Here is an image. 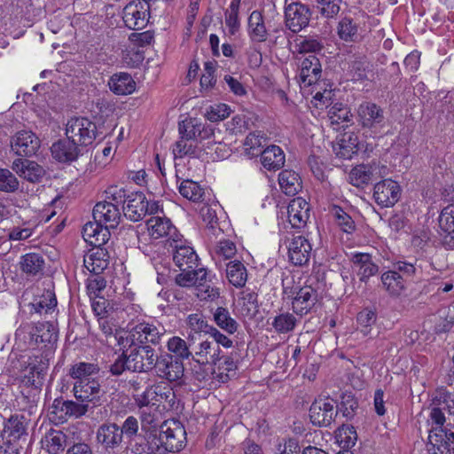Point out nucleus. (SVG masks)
Wrapping results in <instances>:
<instances>
[{
  "mask_svg": "<svg viewBox=\"0 0 454 454\" xmlns=\"http://www.w3.org/2000/svg\"><path fill=\"white\" fill-rule=\"evenodd\" d=\"M338 411L333 399H317L309 408V418L314 425L328 427L333 421Z\"/></svg>",
  "mask_w": 454,
  "mask_h": 454,
  "instance_id": "nucleus-13",
  "label": "nucleus"
},
{
  "mask_svg": "<svg viewBox=\"0 0 454 454\" xmlns=\"http://www.w3.org/2000/svg\"><path fill=\"white\" fill-rule=\"evenodd\" d=\"M148 233L152 239H158L167 238V243L170 244L172 238H179L181 234L167 217L152 216L146 221Z\"/></svg>",
  "mask_w": 454,
  "mask_h": 454,
  "instance_id": "nucleus-18",
  "label": "nucleus"
},
{
  "mask_svg": "<svg viewBox=\"0 0 454 454\" xmlns=\"http://www.w3.org/2000/svg\"><path fill=\"white\" fill-rule=\"evenodd\" d=\"M20 267L24 272L35 275L44 267L43 257L36 253L27 254L21 258Z\"/></svg>",
  "mask_w": 454,
  "mask_h": 454,
  "instance_id": "nucleus-54",
  "label": "nucleus"
},
{
  "mask_svg": "<svg viewBox=\"0 0 454 454\" xmlns=\"http://www.w3.org/2000/svg\"><path fill=\"white\" fill-rule=\"evenodd\" d=\"M248 32L251 39L254 42H264L267 39V30L261 12H253L248 19Z\"/></svg>",
  "mask_w": 454,
  "mask_h": 454,
  "instance_id": "nucleus-44",
  "label": "nucleus"
},
{
  "mask_svg": "<svg viewBox=\"0 0 454 454\" xmlns=\"http://www.w3.org/2000/svg\"><path fill=\"white\" fill-rule=\"evenodd\" d=\"M169 247L173 249V261L180 270L195 269L199 264V257L193 247L186 244L185 240L172 238Z\"/></svg>",
  "mask_w": 454,
  "mask_h": 454,
  "instance_id": "nucleus-11",
  "label": "nucleus"
},
{
  "mask_svg": "<svg viewBox=\"0 0 454 454\" xmlns=\"http://www.w3.org/2000/svg\"><path fill=\"white\" fill-rule=\"evenodd\" d=\"M200 153L201 149L199 146L198 140L187 139L185 137H180L173 148V154L175 158H183L184 156L199 158L200 156Z\"/></svg>",
  "mask_w": 454,
  "mask_h": 454,
  "instance_id": "nucleus-42",
  "label": "nucleus"
},
{
  "mask_svg": "<svg viewBox=\"0 0 454 454\" xmlns=\"http://www.w3.org/2000/svg\"><path fill=\"white\" fill-rule=\"evenodd\" d=\"M214 321L222 330L229 334L237 332L239 325L237 321L231 317L229 310L223 307L215 309L213 314Z\"/></svg>",
  "mask_w": 454,
  "mask_h": 454,
  "instance_id": "nucleus-48",
  "label": "nucleus"
},
{
  "mask_svg": "<svg viewBox=\"0 0 454 454\" xmlns=\"http://www.w3.org/2000/svg\"><path fill=\"white\" fill-rule=\"evenodd\" d=\"M12 168L20 177L29 182H38L43 175V169L36 162L27 160L17 159L12 162Z\"/></svg>",
  "mask_w": 454,
  "mask_h": 454,
  "instance_id": "nucleus-30",
  "label": "nucleus"
},
{
  "mask_svg": "<svg viewBox=\"0 0 454 454\" xmlns=\"http://www.w3.org/2000/svg\"><path fill=\"white\" fill-rule=\"evenodd\" d=\"M331 213L334 216L337 224L342 231L346 233H352L355 231L356 224L354 220L341 207L333 206Z\"/></svg>",
  "mask_w": 454,
  "mask_h": 454,
  "instance_id": "nucleus-61",
  "label": "nucleus"
},
{
  "mask_svg": "<svg viewBox=\"0 0 454 454\" xmlns=\"http://www.w3.org/2000/svg\"><path fill=\"white\" fill-rule=\"evenodd\" d=\"M387 174V168L380 162L357 165L351 169L348 175L349 183L356 187H362L373 180H377Z\"/></svg>",
  "mask_w": 454,
  "mask_h": 454,
  "instance_id": "nucleus-9",
  "label": "nucleus"
},
{
  "mask_svg": "<svg viewBox=\"0 0 454 454\" xmlns=\"http://www.w3.org/2000/svg\"><path fill=\"white\" fill-rule=\"evenodd\" d=\"M284 294L292 300V308L295 314L305 315L317 301V292L310 286L297 287L294 290L288 286L284 287Z\"/></svg>",
  "mask_w": 454,
  "mask_h": 454,
  "instance_id": "nucleus-5",
  "label": "nucleus"
},
{
  "mask_svg": "<svg viewBox=\"0 0 454 454\" xmlns=\"http://www.w3.org/2000/svg\"><path fill=\"white\" fill-rule=\"evenodd\" d=\"M161 389V382L148 386L143 393L134 395L135 403L138 408L146 405H159L160 403L159 392Z\"/></svg>",
  "mask_w": 454,
  "mask_h": 454,
  "instance_id": "nucleus-46",
  "label": "nucleus"
},
{
  "mask_svg": "<svg viewBox=\"0 0 454 454\" xmlns=\"http://www.w3.org/2000/svg\"><path fill=\"white\" fill-rule=\"evenodd\" d=\"M192 359L195 362L207 364H216L220 360L221 349L215 341H211L208 336L200 335L198 340L193 336Z\"/></svg>",
  "mask_w": 454,
  "mask_h": 454,
  "instance_id": "nucleus-8",
  "label": "nucleus"
},
{
  "mask_svg": "<svg viewBox=\"0 0 454 454\" xmlns=\"http://www.w3.org/2000/svg\"><path fill=\"white\" fill-rule=\"evenodd\" d=\"M356 121L364 129L377 133L385 123L383 109L372 102H364L356 109Z\"/></svg>",
  "mask_w": 454,
  "mask_h": 454,
  "instance_id": "nucleus-7",
  "label": "nucleus"
},
{
  "mask_svg": "<svg viewBox=\"0 0 454 454\" xmlns=\"http://www.w3.org/2000/svg\"><path fill=\"white\" fill-rule=\"evenodd\" d=\"M260 155L262 166L268 170L279 169L285 164L284 152L278 145L268 146Z\"/></svg>",
  "mask_w": 454,
  "mask_h": 454,
  "instance_id": "nucleus-34",
  "label": "nucleus"
},
{
  "mask_svg": "<svg viewBox=\"0 0 454 454\" xmlns=\"http://www.w3.org/2000/svg\"><path fill=\"white\" fill-rule=\"evenodd\" d=\"M85 268L94 275H99L108 265V254L106 249L97 247L84 256Z\"/></svg>",
  "mask_w": 454,
  "mask_h": 454,
  "instance_id": "nucleus-33",
  "label": "nucleus"
},
{
  "mask_svg": "<svg viewBox=\"0 0 454 454\" xmlns=\"http://www.w3.org/2000/svg\"><path fill=\"white\" fill-rule=\"evenodd\" d=\"M11 145L12 151L17 155L30 157L39 150L41 142L32 131L21 130L12 137Z\"/></svg>",
  "mask_w": 454,
  "mask_h": 454,
  "instance_id": "nucleus-16",
  "label": "nucleus"
},
{
  "mask_svg": "<svg viewBox=\"0 0 454 454\" xmlns=\"http://www.w3.org/2000/svg\"><path fill=\"white\" fill-rule=\"evenodd\" d=\"M352 262L361 281L365 282L378 272V266L372 261V257L368 254H356L353 255Z\"/></svg>",
  "mask_w": 454,
  "mask_h": 454,
  "instance_id": "nucleus-35",
  "label": "nucleus"
},
{
  "mask_svg": "<svg viewBox=\"0 0 454 454\" xmlns=\"http://www.w3.org/2000/svg\"><path fill=\"white\" fill-rule=\"evenodd\" d=\"M67 436L61 430L51 429L41 440L42 448L49 454H59L64 451Z\"/></svg>",
  "mask_w": 454,
  "mask_h": 454,
  "instance_id": "nucleus-31",
  "label": "nucleus"
},
{
  "mask_svg": "<svg viewBox=\"0 0 454 454\" xmlns=\"http://www.w3.org/2000/svg\"><path fill=\"white\" fill-rule=\"evenodd\" d=\"M371 71L372 65L364 56L355 57L348 66V72L353 80L366 79L368 73Z\"/></svg>",
  "mask_w": 454,
  "mask_h": 454,
  "instance_id": "nucleus-53",
  "label": "nucleus"
},
{
  "mask_svg": "<svg viewBox=\"0 0 454 454\" xmlns=\"http://www.w3.org/2000/svg\"><path fill=\"white\" fill-rule=\"evenodd\" d=\"M428 416L427 419L428 428V451L442 454L446 448V444H454V431L443 428L446 418L443 411L434 405L432 402L427 408Z\"/></svg>",
  "mask_w": 454,
  "mask_h": 454,
  "instance_id": "nucleus-2",
  "label": "nucleus"
},
{
  "mask_svg": "<svg viewBox=\"0 0 454 454\" xmlns=\"http://www.w3.org/2000/svg\"><path fill=\"white\" fill-rule=\"evenodd\" d=\"M195 295L201 301L213 302L220 297V289L213 285L207 277L196 285Z\"/></svg>",
  "mask_w": 454,
  "mask_h": 454,
  "instance_id": "nucleus-49",
  "label": "nucleus"
},
{
  "mask_svg": "<svg viewBox=\"0 0 454 454\" xmlns=\"http://www.w3.org/2000/svg\"><path fill=\"white\" fill-rule=\"evenodd\" d=\"M74 397L82 403H98L102 395L101 386L98 381L90 380L75 381L73 387Z\"/></svg>",
  "mask_w": 454,
  "mask_h": 454,
  "instance_id": "nucleus-20",
  "label": "nucleus"
},
{
  "mask_svg": "<svg viewBox=\"0 0 454 454\" xmlns=\"http://www.w3.org/2000/svg\"><path fill=\"white\" fill-rule=\"evenodd\" d=\"M287 215L293 228H303L309 218V203L301 197L292 200L287 207Z\"/></svg>",
  "mask_w": 454,
  "mask_h": 454,
  "instance_id": "nucleus-21",
  "label": "nucleus"
},
{
  "mask_svg": "<svg viewBox=\"0 0 454 454\" xmlns=\"http://www.w3.org/2000/svg\"><path fill=\"white\" fill-rule=\"evenodd\" d=\"M147 200L144 193L136 192L129 196L126 206L121 208L126 217L133 222L141 220L147 214Z\"/></svg>",
  "mask_w": 454,
  "mask_h": 454,
  "instance_id": "nucleus-27",
  "label": "nucleus"
},
{
  "mask_svg": "<svg viewBox=\"0 0 454 454\" xmlns=\"http://www.w3.org/2000/svg\"><path fill=\"white\" fill-rule=\"evenodd\" d=\"M431 402L442 411H446L449 414L454 415V391L439 389L435 392Z\"/></svg>",
  "mask_w": 454,
  "mask_h": 454,
  "instance_id": "nucleus-56",
  "label": "nucleus"
},
{
  "mask_svg": "<svg viewBox=\"0 0 454 454\" xmlns=\"http://www.w3.org/2000/svg\"><path fill=\"white\" fill-rule=\"evenodd\" d=\"M278 184L284 193L294 196L301 190V180L294 170L285 169L278 175Z\"/></svg>",
  "mask_w": 454,
  "mask_h": 454,
  "instance_id": "nucleus-37",
  "label": "nucleus"
},
{
  "mask_svg": "<svg viewBox=\"0 0 454 454\" xmlns=\"http://www.w3.org/2000/svg\"><path fill=\"white\" fill-rule=\"evenodd\" d=\"M122 19L128 28L140 30L147 25L148 14L141 4L129 3L123 9Z\"/></svg>",
  "mask_w": 454,
  "mask_h": 454,
  "instance_id": "nucleus-22",
  "label": "nucleus"
},
{
  "mask_svg": "<svg viewBox=\"0 0 454 454\" xmlns=\"http://www.w3.org/2000/svg\"><path fill=\"white\" fill-rule=\"evenodd\" d=\"M153 372L157 377L173 382L183 378L184 367L183 362L175 358L171 354L161 353Z\"/></svg>",
  "mask_w": 454,
  "mask_h": 454,
  "instance_id": "nucleus-10",
  "label": "nucleus"
},
{
  "mask_svg": "<svg viewBox=\"0 0 454 454\" xmlns=\"http://www.w3.org/2000/svg\"><path fill=\"white\" fill-rule=\"evenodd\" d=\"M226 278L237 288L243 287L247 280V270L240 261H231L226 264Z\"/></svg>",
  "mask_w": 454,
  "mask_h": 454,
  "instance_id": "nucleus-40",
  "label": "nucleus"
},
{
  "mask_svg": "<svg viewBox=\"0 0 454 454\" xmlns=\"http://www.w3.org/2000/svg\"><path fill=\"white\" fill-rule=\"evenodd\" d=\"M56 306L57 299L55 294L51 291H47L42 297L35 300L34 302L29 304L30 313H36L40 315L48 314Z\"/></svg>",
  "mask_w": 454,
  "mask_h": 454,
  "instance_id": "nucleus-51",
  "label": "nucleus"
},
{
  "mask_svg": "<svg viewBox=\"0 0 454 454\" xmlns=\"http://www.w3.org/2000/svg\"><path fill=\"white\" fill-rule=\"evenodd\" d=\"M53 409L56 411H59L62 414L59 416V419L62 420H67L69 417L80 418L83 416L89 409V405L87 403H78L74 401H55L53 404Z\"/></svg>",
  "mask_w": 454,
  "mask_h": 454,
  "instance_id": "nucleus-38",
  "label": "nucleus"
},
{
  "mask_svg": "<svg viewBox=\"0 0 454 454\" xmlns=\"http://www.w3.org/2000/svg\"><path fill=\"white\" fill-rule=\"evenodd\" d=\"M98 372L99 367L98 364L85 362L74 364L69 370V375L76 381L90 380Z\"/></svg>",
  "mask_w": 454,
  "mask_h": 454,
  "instance_id": "nucleus-47",
  "label": "nucleus"
},
{
  "mask_svg": "<svg viewBox=\"0 0 454 454\" xmlns=\"http://www.w3.org/2000/svg\"><path fill=\"white\" fill-rule=\"evenodd\" d=\"M129 356L131 372H150L154 371L160 355L150 345H139L132 348Z\"/></svg>",
  "mask_w": 454,
  "mask_h": 454,
  "instance_id": "nucleus-6",
  "label": "nucleus"
},
{
  "mask_svg": "<svg viewBox=\"0 0 454 454\" xmlns=\"http://www.w3.org/2000/svg\"><path fill=\"white\" fill-rule=\"evenodd\" d=\"M164 333L165 329L161 325L141 322L130 328L129 335L132 344L137 342L140 345H147V343L156 345L160 343Z\"/></svg>",
  "mask_w": 454,
  "mask_h": 454,
  "instance_id": "nucleus-12",
  "label": "nucleus"
},
{
  "mask_svg": "<svg viewBox=\"0 0 454 454\" xmlns=\"http://www.w3.org/2000/svg\"><path fill=\"white\" fill-rule=\"evenodd\" d=\"M66 135L82 148L92 144L95 139L96 125L88 118H71L66 125Z\"/></svg>",
  "mask_w": 454,
  "mask_h": 454,
  "instance_id": "nucleus-4",
  "label": "nucleus"
},
{
  "mask_svg": "<svg viewBox=\"0 0 454 454\" xmlns=\"http://www.w3.org/2000/svg\"><path fill=\"white\" fill-rule=\"evenodd\" d=\"M289 261L295 266H302L309 262L312 247L309 241L303 236L294 237L288 246Z\"/></svg>",
  "mask_w": 454,
  "mask_h": 454,
  "instance_id": "nucleus-19",
  "label": "nucleus"
},
{
  "mask_svg": "<svg viewBox=\"0 0 454 454\" xmlns=\"http://www.w3.org/2000/svg\"><path fill=\"white\" fill-rule=\"evenodd\" d=\"M108 85L110 90L117 95H129L136 90L135 81L127 73L114 74L110 78Z\"/></svg>",
  "mask_w": 454,
  "mask_h": 454,
  "instance_id": "nucleus-39",
  "label": "nucleus"
},
{
  "mask_svg": "<svg viewBox=\"0 0 454 454\" xmlns=\"http://www.w3.org/2000/svg\"><path fill=\"white\" fill-rule=\"evenodd\" d=\"M383 286L392 295H399L404 289L403 276L395 270L385 272L381 276Z\"/></svg>",
  "mask_w": 454,
  "mask_h": 454,
  "instance_id": "nucleus-50",
  "label": "nucleus"
},
{
  "mask_svg": "<svg viewBox=\"0 0 454 454\" xmlns=\"http://www.w3.org/2000/svg\"><path fill=\"white\" fill-rule=\"evenodd\" d=\"M310 15L307 6L300 3H292L285 10L286 25L294 33H298L308 26Z\"/></svg>",
  "mask_w": 454,
  "mask_h": 454,
  "instance_id": "nucleus-15",
  "label": "nucleus"
},
{
  "mask_svg": "<svg viewBox=\"0 0 454 454\" xmlns=\"http://www.w3.org/2000/svg\"><path fill=\"white\" fill-rule=\"evenodd\" d=\"M20 182L7 168H0V192L12 193L19 190Z\"/></svg>",
  "mask_w": 454,
  "mask_h": 454,
  "instance_id": "nucleus-62",
  "label": "nucleus"
},
{
  "mask_svg": "<svg viewBox=\"0 0 454 454\" xmlns=\"http://www.w3.org/2000/svg\"><path fill=\"white\" fill-rule=\"evenodd\" d=\"M215 368L212 371L213 377L219 381L225 382L229 380L230 372H234L237 369L236 363L230 356H221Z\"/></svg>",
  "mask_w": 454,
  "mask_h": 454,
  "instance_id": "nucleus-52",
  "label": "nucleus"
},
{
  "mask_svg": "<svg viewBox=\"0 0 454 454\" xmlns=\"http://www.w3.org/2000/svg\"><path fill=\"white\" fill-rule=\"evenodd\" d=\"M180 194L193 202H199L204 196L203 188L196 182L192 180H184L179 185Z\"/></svg>",
  "mask_w": 454,
  "mask_h": 454,
  "instance_id": "nucleus-55",
  "label": "nucleus"
},
{
  "mask_svg": "<svg viewBox=\"0 0 454 454\" xmlns=\"http://www.w3.org/2000/svg\"><path fill=\"white\" fill-rule=\"evenodd\" d=\"M358 138L352 133H344L333 144L337 157L349 160L357 153Z\"/></svg>",
  "mask_w": 454,
  "mask_h": 454,
  "instance_id": "nucleus-29",
  "label": "nucleus"
},
{
  "mask_svg": "<svg viewBox=\"0 0 454 454\" xmlns=\"http://www.w3.org/2000/svg\"><path fill=\"white\" fill-rule=\"evenodd\" d=\"M4 433L13 440L20 439L26 433V423L23 416L13 415L4 425Z\"/></svg>",
  "mask_w": 454,
  "mask_h": 454,
  "instance_id": "nucleus-57",
  "label": "nucleus"
},
{
  "mask_svg": "<svg viewBox=\"0 0 454 454\" xmlns=\"http://www.w3.org/2000/svg\"><path fill=\"white\" fill-rule=\"evenodd\" d=\"M193 344V336L189 335L188 340H185L179 336H173L168 339L167 342V348L175 358L187 360L192 358V352Z\"/></svg>",
  "mask_w": 454,
  "mask_h": 454,
  "instance_id": "nucleus-32",
  "label": "nucleus"
},
{
  "mask_svg": "<svg viewBox=\"0 0 454 454\" xmlns=\"http://www.w3.org/2000/svg\"><path fill=\"white\" fill-rule=\"evenodd\" d=\"M296 62L298 61L299 69V82L303 86H310L316 83L322 73L321 64L319 59L315 55L308 57H295Z\"/></svg>",
  "mask_w": 454,
  "mask_h": 454,
  "instance_id": "nucleus-14",
  "label": "nucleus"
},
{
  "mask_svg": "<svg viewBox=\"0 0 454 454\" xmlns=\"http://www.w3.org/2000/svg\"><path fill=\"white\" fill-rule=\"evenodd\" d=\"M49 367L48 360L43 356H30L24 369V378L31 386H37L43 380Z\"/></svg>",
  "mask_w": 454,
  "mask_h": 454,
  "instance_id": "nucleus-23",
  "label": "nucleus"
},
{
  "mask_svg": "<svg viewBox=\"0 0 454 454\" xmlns=\"http://www.w3.org/2000/svg\"><path fill=\"white\" fill-rule=\"evenodd\" d=\"M180 270L181 273L176 277V283L182 287L194 286L195 289L198 282L202 281L207 278V270L204 268Z\"/></svg>",
  "mask_w": 454,
  "mask_h": 454,
  "instance_id": "nucleus-43",
  "label": "nucleus"
},
{
  "mask_svg": "<svg viewBox=\"0 0 454 454\" xmlns=\"http://www.w3.org/2000/svg\"><path fill=\"white\" fill-rule=\"evenodd\" d=\"M160 405H146L139 408V418L141 421V429L145 433V440L152 434H157V428L160 424Z\"/></svg>",
  "mask_w": 454,
  "mask_h": 454,
  "instance_id": "nucleus-25",
  "label": "nucleus"
},
{
  "mask_svg": "<svg viewBox=\"0 0 454 454\" xmlns=\"http://www.w3.org/2000/svg\"><path fill=\"white\" fill-rule=\"evenodd\" d=\"M121 191L119 194L112 193L111 200L98 202L93 208V218L108 228H114L118 225L121 214L122 204ZM110 199V197H107Z\"/></svg>",
  "mask_w": 454,
  "mask_h": 454,
  "instance_id": "nucleus-3",
  "label": "nucleus"
},
{
  "mask_svg": "<svg viewBox=\"0 0 454 454\" xmlns=\"http://www.w3.org/2000/svg\"><path fill=\"white\" fill-rule=\"evenodd\" d=\"M97 440L106 449H115L122 442L120 427L115 423H105L97 431Z\"/></svg>",
  "mask_w": 454,
  "mask_h": 454,
  "instance_id": "nucleus-28",
  "label": "nucleus"
},
{
  "mask_svg": "<svg viewBox=\"0 0 454 454\" xmlns=\"http://www.w3.org/2000/svg\"><path fill=\"white\" fill-rule=\"evenodd\" d=\"M400 186L392 179H385L374 186L373 198L382 207L394 206L399 200Z\"/></svg>",
  "mask_w": 454,
  "mask_h": 454,
  "instance_id": "nucleus-17",
  "label": "nucleus"
},
{
  "mask_svg": "<svg viewBox=\"0 0 454 454\" xmlns=\"http://www.w3.org/2000/svg\"><path fill=\"white\" fill-rule=\"evenodd\" d=\"M186 442V432L178 420H166L160 425L159 434H150L146 437V444L150 453L166 454L178 452Z\"/></svg>",
  "mask_w": 454,
  "mask_h": 454,
  "instance_id": "nucleus-1",
  "label": "nucleus"
},
{
  "mask_svg": "<svg viewBox=\"0 0 454 454\" xmlns=\"http://www.w3.org/2000/svg\"><path fill=\"white\" fill-rule=\"evenodd\" d=\"M51 154L53 158L60 162H71L75 160L81 154L82 147L73 140H59L51 145Z\"/></svg>",
  "mask_w": 454,
  "mask_h": 454,
  "instance_id": "nucleus-26",
  "label": "nucleus"
},
{
  "mask_svg": "<svg viewBox=\"0 0 454 454\" xmlns=\"http://www.w3.org/2000/svg\"><path fill=\"white\" fill-rule=\"evenodd\" d=\"M38 332L34 324H23L16 330V338L29 347L37 346V337L35 333Z\"/></svg>",
  "mask_w": 454,
  "mask_h": 454,
  "instance_id": "nucleus-63",
  "label": "nucleus"
},
{
  "mask_svg": "<svg viewBox=\"0 0 454 454\" xmlns=\"http://www.w3.org/2000/svg\"><path fill=\"white\" fill-rule=\"evenodd\" d=\"M82 236L87 243L100 247L108 241L110 231L108 226H103L101 223L94 220V222H88L84 224Z\"/></svg>",
  "mask_w": 454,
  "mask_h": 454,
  "instance_id": "nucleus-24",
  "label": "nucleus"
},
{
  "mask_svg": "<svg viewBox=\"0 0 454 454\" xmlns=\"http://www.w3.org/2000/svg\"><path fill=\"white\" fill-rule=\"evenodd\" d=\"M267 141V137L262 131L249 133L243 143L246 154L250 158L258 156L262 152V148L266 145Z\"/></svg>",
  "mask_w": 454,
  "mask_h": 454,
  "instance_id": "nucleus-45",
  "label": "nucleus"
},
{
  "mask_svg": "<svg viewBox=\"0 0 454 454\" xmlns=\"http://www.w3.org/2000/svg\"><path fill=\"white\" fill-rule=\"evenodd\" d=\"M38 332L35 333L37 337V343H51L57 340V330L52 323L43 322L34 325Z\"/></svg>",
  "mask_w": 454,
  "mask_h": 454,
  "instance_id": "nucleus-58",
  "label": "nucleus"
},
{
  "mask_svg": "<svg viewBox=\"0 0 454 454\" xmlns=\"http://www.w3.org/2000/svg\"><path fill=\"white\" fill-rule=\"evenodd\" d=\"M439 226L447 234L454 233V205H449L442 210L439 216Z\"/></svg>",
  "mask_w": 454,
  "mask_h": 454,
  "instance_id": "nucleus-64",
  "label": "nucleus"
},
{
  "mask_svg": "<svg viewBox=\"0 0 454 454\" xmlns=\"http://www.w3.org/2000/svg\"><path fill=\"white\" fill-rule=\"evenodd\" d=\"M296 317L288 312L275 317L272 326L278 333H286L293 331L296 325Z\"/></svg>",
  "mask_w": 454,
  "mask_h": 454,
  "instance_id": "nucleus-60",
  "label": "nucleus"
},
{
  "mask_svg": "<svg viewBox=\"0 0 454 454\" xmlns=\"http://www.w3.org/2000/svg\"><path fill=\"white\" fill-rule=\"evenodd\" d=\"M179 133L181 137L198 140V137L201 139L208 137L209 135L213 134V130L211 129H202L201 123L196 119L190 118L179 124Z\"/></svg>",
  "mask_w": 454,
  "mask_h": 454,
  "instance_id": "nucleus-36",
  "label": "nucleus"
},
{
  "mask_svg": "<svg viewBox=\"0 0 454 454\" xmlns=\"http://www.w3.org/2000/svg\"><path fill=\"white\" fill-rule=\"evenodd\" d=\"M292 52L297 54L317 53L322 51L323 43L317 37L298 36L294 39Z\"/></svg>",
  "mask_w": 454,
  "mask_h": 454,
  "instance_id": "nucleus-41",
  "label": "nucleus"
},
{
  "mask_svg": "<svg viewBox=\"0 0 454 454\" xmlns=\"http://www.w3.org/2000/svg\"><path fill=\"white\" fill-rule=\"evenodd\" d=\"M336 440L343 449H349L356 444L357 434L353 427L343 425L336 432Z\"/></svg>",
  "mask_w": 454,
  "mask_h": 454,
  "instance_id": "nucleus-59",
  "label": "nucleus"
}]
</instances>
